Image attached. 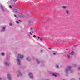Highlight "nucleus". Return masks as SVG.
I'll use <instances>...</instances> for the list:
<instances>
[{"instance_id": "f257e3e1", "label": "nucleus", "mask_w": 80, "mask_h": 80, "mask_svg": "<svg viewBox=\"0 0 80 80\" xmlns=\"http://www.w3.org/2000/svg\"><path fill=\"white\" fill-rule=\"evenodd\" d=\"M69 13H70V12H69V11L68 10H66L65 11V13L66 14V15H69Z\"/></svg>"}, {"instance_id": "f03ea898", "label": "nucleus", "mask_w": 80, "mask_h": 80, "mask_svg": "<svg viewBox=\"0 0 80 80\" xmlns=\"http://www.w3.org/2000/svg\"><path fill=\"white\" fill-rule=\"evenodd\" d=\"M14 12H16V13H18L19 12L18 9H14Z\"/></svg>"}, {"instance_id": "7ed1b4c3", "label": "nucleus", "mask_w": 80, "mask_h": 80, "mask_svg": "<svg viewBox=\"0 0 80 80\" xmlns=\"http://www.w3.org/2000/svg\"><path fill=\"white\" fill-rule=\"evenodd\" d=\"M18 57H20V58H23V55H20V54H18Z\"/></svg>"}, {"instance_id": "20e7f679", "label": "nucleus", "mask_w": 80, "mask_h": 80, "mask_svg": "<svg viewBox=\"0 0 80 80\" xmlns=\"http://www.w3.org/2000/svg\"><path fill=\"white\" fill-rule=\"evenodd\" d=\"M29 75L30 76V78H32L33 77V76L32 75V73L31 72H29Z\"/></svg>"}, {"instance_id": "39448f33", "label": "nucleus", "mask_w": 80, "mask_h": 80, "mask_svg": "<svg viewBox=\"0 0 80 80\" xmlns=\"http://www.w3.org/2000/svg\"><path fill=\"white\" fill-rule=\"evenodd\" d=\"M17 61L18 62V65H20V59H17Z\"/></svg>"}, {"instance_id": "423d86ee", "label": "nucleus", "mask_w": 80, "mask_h": 80, "mask_svg": "<svg viewBox=\"0 0 80 80\" xmlns=\"http://www.w3.org/2000/svg\"><path fill=\"white\" fill-rule=\"evenodd\" d=\"M62 8L63 9L65 10V9H66L67 8V6H63Z\"/></svg>"}, {"instance_id": "0eeeda50", "label": "nucleus", "mask_w": 80, "mask_h": 80, "mask_svg": "<svg viewBox=\"0 0 80 80\" xmlns=\"http://www.w3.org/2000/svg\"><path fill=\"white\" fill-rule=\"evenodd\" d=\"M8 80H11V78H10V75L8 74Z\"/></svg>"}, {"instance_id": "6e6552de", "label": "nucleus", "mask_w": 80, "mask_h": 80, "mask_svg": "<svg viewBox=\"0 0 80 80\" xmlns=\"http://www.w3.org/2000/svg\"><path fill=\"white\" fill-rule=\"evenodd\" d=\"M54 76V77H56L57 75V74L56 73H53L52 74Z\"/></svg>"}, {"instance_id": "1a4fd4ad", "label": "nucleus", "mask_w": 80, "mask_h": 80, "mask_svg": "<svg viewBox=\"0 0 80 80\" xmlns=\"http://www.w3.org/2000/svg\"><path fill=\"white\" fill-rule=\"evenodd\" d=\"M18 21H16V23L18 24V23H19V22H21V20H18Z\"/></svg>"}, {"instance_id": "9d476101", "label": "nucleus", "mask_w": 80, "mask_h": 80, "mask_svg": "<svg viewBox=\"0 0 80 80\" xmlns=\"http://www.w3.org/2000/svg\"><path fill=\"white\" fill-rule=\"evenodd\" d=\"M74 54V52L72 51L71 52V55H73Z\"/></svg>"}, {"instance_id": "9b49d317", "label": "nucleus", "mask_w": 80, "mask_h": 80, "mask_svg": "<svg viewBox=\"0 0 80 80\" xmlns=\"http://www.w3.org/2000/svg\"><path fill=\"white\" fill-rule=\"evenodd\" d=\"M22 16V14H20L18 15V17H21Z\"/></svg>"}, {"instance_id": "f8f14e48", "label": "nucleus", "mask_w": 80, "mask_h": 80, "mask_svg": "<svg viewBox=\"0 0 80 80\" xmlns=\"http://www.w3.org/2000/svg\"><path fill=\"white\" fill-rule=\"evenodd\" d=\"M5 65H9V63H8V62H5Z\"/></svg>"}, {"instance_id": "ddd939ff", "label": "nucleus", "mask_w": 80, "mask_h": 80, "mask_svg": "<svg viewBox=\"0 0 80 80\" xmlns=\"http://www.w3.org/2000/svg\"><path fill=\"white\" fill-rule=\"evenodd\" d=\"M1 55L2 56H3V55H5V53L4 52H2Z\"/></svg>"}, {"instance_id": "4468645a", "label": "nucleus", "mask_w": 80, "mask_h": 80, "mask_svg": "<svg viewBox=\"0 0 80 80\" xmlns=\"http://www.w3.org/2000/svg\"><path fill=\"white\" fill-rule=\"evenodd\" d=\"M5 27H3L2 28V31H4V30H5Z\"/></svg>"}, {"instance_id": "2eb2a0df", "label": "nucleus", "mask_w": 80, "mask_h": 80, "mask_svg": "<svg viewBox=\"0 0 80 80\" xmlns=\"http://www.w3.org/2000/svg\"><path fill=\"white\" fill-rule=\"evenodd\" d=\"M29 25H32V22H29Z\"/></svg>"}, {"instance_id": "dca6fc26", "label": "nucleus", "mask_w": 80, "mask_h": 80, "mask_svg": "<svg viewBox=\"0 0 80 80\" xmlns=\"http://www.w3.org/2000/svg\"><path fill=\"white\" fill-rule=\"evenodd\" d=\"M26 59L28 61H30V58H27Z\"/></svg>"}, {"instance_id": "f3484780", "label": "nucleus", "mask_w": 80, "mask_h": 80, "mask_svg": "<svg viewBox=\"0 0 80 80\" xmlns=\"http://www.w3.org/2000/svg\"><path fill=\"white\" fill-rule=\"evenodd\" d=\"M37 63H38V64H40V62H39V61L38 60H37Z\"/></svg>"}, {"instance_id": "a211bd4d", "label": "nucleus", "mask_w": 80, "mask_h": 80, "mask_svg": "<svg viewBox=\"0 0 80 80\" xmlns=\"http://www.w3.org/2000/svg\"><path fill=\"white\" fill-rule=\"evenodd\" d=\"M71 68V67L70 66H69L68 67V70H70Z\"/></svg>"}, {"instance_id": "6ab92c4d", "label": "nucleus", "mask_w": 80, "mask_h": 80, "mask_svg": "<svg viewBox=\"0 0 80 80\" xmlns=\"http://www.w3.org/2000/svg\"><path fill=\"white\" fill-rule=\"evenodd\" d=\"M68 58H70V54H69L68 55Z\"/></svg>"}, {"instance_id": "aec40b11", "label": "nucleus", "mask_w": 80, "mask_h": 80, "mask_svg": "<svg viewBox=\"0 0 80 80\" xmlns=\"http://www.w3.org/2000/svg\"><path fill=\"white\" fill-rule=\"evenodd\" d=\"M1 8L2 10L3 11V7H2V6H1Z\"/></svg>"}, {"instance_id": "412c9836", "label": "nucleus", "mask_w": 80, "mask_h": 80, "mask_svg": "<svg viewBox=\"0 0 80 80\" xmlns=\"http://www.w3.org/2000/svg\"><path fill=\"white\" fill-rule=\"evenodd\" d=\"M14 16L16 18H17V16L16 15H15V14H14Z\"/></svg>"}, {"instance_id": "4be33fe9", "label": "nucleus", "mask_w": 80, "mask_h": 80, "mask_svg": "<svg viewBox=\"0 0 80 80\" xmlns=\"http://www.w3.org/2000/svg\"><path fill=\"white\" fill-rule=\"evenodd\" d=\"M12 23H9V25H10V26H12Z\"/></svg>"}, {"instance_id": "5701e85b", "label": "nucleus", "mask_w": 80, "mask_h": 80, "mask_svg": "<svg viewBox=\"0 0 80 80\" xmlns=\"http://www.w3.org/2000/svg\"><path fill=\"white\" fill-rule=\"evenodd\" d=\"M70 72H71V73H72V72H73V70H70Z\"/></svg>"}, {"instance_id": "b1692460", "label": "nucleus", "mask_w": 80, "mask_h": 80, "mask_svg": "<svg viewBox=\"0 0 80 80\" xmlns=\"http://www.w3.org/2000/svg\"><path fill=\"white\" fill-rule=\"evenodd\" d=\"M56 68H58V65H56Z\"/></svg>"}, {"instance_id": "393cba45", "label": "nucleus", "mask_w": 80, "mask_h": 80, "mask_svg": "<svg viewBox=\"0 0 80 80\" xmlns=\"http://www.w3.org/2000/svg\"><path fill=\"white\" fill-rule=\"evenodd\" d=\"M9 8H12V6H10Z\"/></svg>"}, {"instance_id": "a878e982", "label": "nucleus", "mask_w": 80, "mask_h": 80, "mask_svg": "<svg viewBox=\"0 0 80 80\" xmlns=\"http://www.w3.org/2000/svg\"><path fill=\"white\" fill-rule=\"evenodd\" d=\"M33 37H34V38H35V37H36V36L35 35H34L33 36Z\"/></svg>"}, {"instance_id": "bb28decb", "label": "nucleus", "mask_w": 80, "mask_h": 80, "mask_svg": "<svg viewBox=\"0 0 80 80\" xmlns=\"http://www.w3.org/2000/svg\"><path fill=\"white\" fill-rule=\"evenodd\" d=\"M77 46V45H75L73 46L74 48H75V47H76V46Z\"/></svg>"}, {"instance_id": "cd10ccee", "label": "nucleus", "mask_w": 80, "mask_h": 80, "mask_svg": "<svg viewBox=\"0 0 80 80\" xmlns=\"http://www.w3.org/2000/svg\"><path fill=\"white\" fill-rule=\"evenodd\" d=\"M53 55H56V53L55 52L53 53Z\"/></svg>"}, {"instance_id": "c85d7f7f", "label": "nucleus", "mask_w": 80, "mask_h": 80, "mask_svg": "<svg viewBox=\"0 0 80 80\" xmlns=\"http://www.w3.org/2000/svg\"><path fill=\"white\" fill-rule=\"evenodd\" d=\"M13 1L15 2H16V1H17L16 0H13Z\"/></svg>"}, {"instance_id": "c756f323", "label": "nucleus", "mask_w": 80, "mask_h": 80, "mask_svg": "<svg viewBox=\"0 0 80 80\" xmlns=\"http://www.w3.org/2000/svg\"><path fill=\"white\" fill-rule=\"evenodd\" d=\"M40 40L41 41H42V38L40 39Z\"/></svg>"}, {"instance_id": "7c9ffc66", "label": "nucleus", "mask_w": 80, "mask_h": 80, "mask_svg": "<svg viewBox=\"0 0 80 80\" xmlns=\"http://www.w3.org/2000/svg\"><path fill=\"white\" fill-rule=\"evenodd\" d=\"M51 49V48H49V50H50Z\"/></svg>"}, {"instance_id": "2f4dec72", "label": "nucleus", "mask_w": 80, "mask_h": 80, "mask_svg": "<svg viewBox=\"0 0 80 80\" xmlns=\"http://www.w3.org/2000/svg\"><path fill=\"white\" fill-rule=\"evenodd\" d=\"M30 35H32V33H31V32H30Z\"/></svg>"}, {"instance_id": "473e14b6", "label": "nucleus", "mask_w": 80, "mask_h": 80, "mask_svg": "<svg viewBox=\"0 0 80 80\" xmlns=\"http://www.w3.org/2000/svg\"><path fill=\"white\" fill-rule=\"evenodd\" d=\"M65 72H67V70H66Z\"/></svg>"}, {"instance_id": "72a5a7b5", "label": "nucleus", "mask_w": 80, "mask_h": 80, "mask_svg": "<svg viewBox=\"0 0 80 80\" xmlns=\"http://www.w3.org/2000/svg\"><path fill=\"white\" fill-rule=\"evenodd\" d=\"M78 69L79 70H80V68H78Z\"/></svg>"}, {"instance_id": "f704fd0d", "label": "nucleus", "mask_w": 80, "mask_h": 80, "mask_svg": "<svg viewBox=\"0 0 80 80\" xmlns=\"http://www.w3.org/2000/svg\"><path fill=\"white\" fill-rule=\"evenodd\" d=\"M38 39H39V38H40V37H38Z\"/></svg>"}, {"instance_id": "c9c22d12", "label": "nucleus", "mask_w": 80, "mask_h": 80, "mask_svg": "<svg viewBox=\"0 0 80 80\" xmlns=\"http://www.w3.org/2000/svg\"><path fill=\"white\" fill-rule=\"evenodd\" d=\"M2 80V78H0V80Z\"/></svg>"}, {"instance_id": "e433bc0d", "label": "nucleus", "mask_w": 80, "mask_h": 80, "mask_svg": "<svg viewBox=\"0 0 80 80\" xmlns=\"http://www.w3.org/2000/svg\"><path fill=\"white\" fill-rule=\"evenodd\" d=\"M33 29L32 28H31V30H32Z\"/></svg>"}, {"instance_id": "4c0bfd02", "label": "nucleus", "mask_w": 80, "mask_h": 80, "mask_svg": "<svg viewBox=\"0 0 80 80\" xmlns=\"http://www.w3.org/2000/svg\"><path fill=\"white\" fill-rule=\"evenodd\" d=\"M73 80V78H72V79H71V80Z\"/></svg>"}, {"instance_id": "58836bf2", "label": "nucleus", "mask_w": 80, "mask_h": 80, "mask_svg": "<svg viewBox=\"0 0 80 80\" xmlns=\"http://www.w3.org/2000/svg\"><path fill=\"white\" fill-rule=\"evenodd\" d=\"M42 51H41V52H42Z\"/></svg>"}, {"instance_id": "ea45409f", "label": "nucleus", "mask_w": 80, "mask_h": 80, "mask_svg": "<svg viewBox=\"0 0 80 80\" xmlns=\"http://www.w3.org/2000/svg\"><path fill=\"white\" fill-rule=\"evenodd\" d=\"M68 50V49H67L66 50Z\"/></svg>"}, {"instance_id": "a19ab883", "label": "nucleus", "mask_w": 80, "mask_h": 80, "mask_svg": "<svg viewBox=\"0 0 80 80\" xmlns=\"http://www.w3.org/2000/svg\"><path fill=\"white\" fill-rule=\"evenodd\" d=\"M79 80H80V78H79Z\"/></svg>"}]
</instances>
